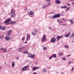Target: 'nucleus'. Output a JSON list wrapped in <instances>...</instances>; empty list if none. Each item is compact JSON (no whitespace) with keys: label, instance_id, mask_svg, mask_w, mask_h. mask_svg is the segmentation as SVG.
Returning a JSON list of instances; mask_svg holds the SVG:
<instances>
[{"label":"nucleus","instance_id":"nucleus-1","mask_svg":"<svg viewBox=\"0 0 74 74\" xmlns=\"http://www.w3.org/2000/svg\"><path fill=\"white\" fill-rule=\"evenodd\" d=\"M11 14L12 16V18H14L15 16V13L14 12V11L13 9L11 10Z\"/></svg>","mask_w":74,"mask_h":74},{"label":"nucleus","instance_id":"nucleus-2","mask_svg":"<svg viewBox=\"0 0 74 74\" xmlns=\"http://www.w3.org/2000/svg\"><path fill=\"white\" fill-rule=\"evenodd\" d=\"M29 67V65H27L26 66L24 67L22 69V71H26V70H27V68H28V67Z\"/></svg>","mask_w":74,"mask_h":74},{"label":"nucleus","instance_id":"nucleus-3","mask_svg":"<svg viewBox=\"0 0 74 74\" xmlns=\"http://www.w3.org/2000/svg\"><path fill=\"white\" fill-rule=\"evenodd\" d=\"M7 33V35H8V36H10V35H11V33H12V30H10Z\"/></svg>","mask_w":74,"mask_h":74},{"label":"nucleus","instance_id":"nucleus-4","mask_svg":"<svg viewBox=\"0 0 74 74\" xmlns=\"http://www.w3.org/2000/svg\"><path fill=\"white\" fill-rule=\"evenodd\" d=\"M60 15L58 14L56 15H55L53 16V18H59V17H60Z\"/></svg>","mask_w":74,"mask_h":74},{"label":"nucleus","instance_id":"nucleus-5","mask_svg":"<svg viewBox=\"0 0 74 74\" xmlns=\"http://www.w3.org/2000/svg\"><path fill=\"white\" fill-rule=\"evenodd\" d=\"M35 56V54H34L33 55L32 54H29L28 55V57H29V58H34Z\"/></svg>","mask_w":74,"mask_h":74},{"label":"nucleus","instance_id":"nucleus-6","mask_svg":"<svg viewBox=\"0 0 74 74\" xmlns=\"http://www.w3.org/2000/svg\"><path fill=\"white\" fill-rule=\"evenodd\" d=\"M46 40V36H45V35H44L43 37H42V41H43V42L45 41Z\"/></svg>","mask_w":74,"mask_h":74},{"label":"nucleus","instance_id":"nucleus-7","mask_svg":"<svg viewBox=\"0 0 74 74\" xmlns=\"http://www.w3.org/2000/svg\"><path fill=\"white\" fill-rule=\"evenodd\" d=\"M29 15H34V12L33 11H31L30 12H29L28 13Z\"/></svg>","mask_w":74,"mask_h":74},{"label":"nucleus","instance_id":"nucleus-8","mask_svg":"<svg viewBox=\"0 0 74 74\" xmlns=\"http://www.w3.org/2000/svg\"><path fill=\"white\" fill-rule=\"evenodd\" d=\"M55 41H56V39L54 38H52L51 40L52 42H55Z\"/></svg>","mask_w":74,"mask_h":74},{"label":"nucleus","instance_id":"nucleus-9","mask_svg":"<svg viewBox=\"0 0 74 74\" xmlns=\"http://www.w3.org/2000/svg\"><path fill=\"white\" fill-rule=\"evenodd\" d=\"M62 37H63V35L61 36H58L56 38L58 40H59V39H60L61 38H62Z\"/></svg>","mask_w":74,"mask_h":74},{"label":"nucleus","instance_id":"nucleus-10","mask_svg":"<svg viewBox=\"0 0 74 74\" xmlns=\"http://www.w3.org/2000/svg\"><path fill=\"white\" fill-rule=\"evenodd\" d=\"M30 38V34H27V38L26 39V41H27V39H29V38Z\"/></svg>","mask_w":74,"mask_h":74},{"label":"nucleus","instance_id":"nucleus-11","mask_svg":"<svg viewBox=\"0 0 74 74\" xmlns=\"http://www.w3.org/2000/svg\"><path fill=\"white\" fill-rule=\"evenodd\" d=\"M5 39L7 40V41H9L10 40V37L8 36H6L5 37Z\"/></svg>","mask_w":74,"mask_h":74},{"label":"nucleus","instance_id":"nucleus-12","mask_svg":"<svg viewBox=\"0 0 74 74\" xmlns=\"http://www.w3.org/2000/svg\"><path fill=\"white\" fill-rule=\"evenodd\" d=\"M11 21V19L10 18L8 19L7 20L5 21V23H8Z\"/></svg>","mask_w":74,"mask_h":74},{"label":"nucleus","instance_id":"nucleus-13","mask_svg":"<svg viewBox=\"0 0 74 74\" xmlns=\"http://www.w3.org/2000/svg\"><path fill=\"white\" fill-rule=\"evenodd\" d=\"M22 49H25V47L23 46L21 48H19L18 49L19 51H21Z\"/></svg>","mask_w":74,"mask_h":74},{"label":"nucleus","instance_id":"nucleus-14","mask_svg":"<svg viewBox=\"0 0 74 74\" xmlns=\"http://www.w3.org/2000/svg\"><path fill=\"white\" fill-rule=\"evenodd\" d=\"M55 2L56 4H60V1L59 0H57L55 1Z\"/></svg>","mask_w":74,"mask_h":74},{"label":"nucleus","instance_id":"nucleus-15","mask_svg":"<svg viewBox=\"0 0 74 74\" xmlns=\"http://www.w3.org/2000/svg\"><path fill=\"white\" fill-rule=\"evenodd\" d=\"M52 58H56V54H53L52 56Z\"/></svg>","mask_w":74,"mask_h":74},{"label":"nucleus","instance_id":"nucleus-16","mask_svg":"<svg viewBox=\"0 0 74 74\" xmlns=\"http://www.w3.org/2000/svg\"><path fill=\"white\" fill-rule=\"evenodd\" d=\"M10 23L11 24V25H14V24L16 23V22H15V21L11 22Z\"/></svg>","mask_w":74,"mask_h":74},{"label":"nucleus","instance_id":"nucleus-17","mask_svg":"<svg viewBox=\"0 0 74 74\" xmlns=\"http://www.w3.org/2000/svg\"><path fill=\"white\" fill-rule=\"evenodd\" d=\"M70 34H71V33H69L68 34L66 35L65 36L66 37H68Z\"/></svg>","mask_w":74,"mask_h":74},{"label":"nucleus","instance_id":"nucleus-18","mask_svg":"<svg viewBox=\"0 0 74 74\" xmlns=\"http://www.w3.org/2000/svg\"><path fill=\"white\" fill-rule=\"evenodd\" d=\"M23 53H26V54H28V55H29V52H28L27 51H24L23 52Z\"/></svg>","mask_w":74,"mask_h":74},{"label":"nucleus","instance_id":"nucleus-19","mask_svg":"<svg viewBox=\"0 0 74 74\" xmlns=\"http://www.w3.org/2000/svg\"><path fill=\"white\" fill-rule=\"evenodd\" d=\"M67 7V6H64L61 7V8H66Z\"/></svg>","mask_w":74,"mask_h":74},{"label":"nucleus","instance_id":"nucleus-20","mask_svg":"<svg viewBox=\"0 0 74 74\" xmlns=\"http://www.w3.org/2000/svg\"><path fill=\"white\" fill-rule=\"evenodd\" d=\"M47 7H48V5H44L42 7V8L44 9V8H45Z\"/></svg>","mask_w":74,"mask_h":74},{"label":"nucleus","instance_id":"nucleus-21","mask_svg":"<svg viewBox=\"0 0 74 74\" xmlns=\"http://www.w3.org/2000/svg\"><path fill=\"white\" fill-rule=\"evenodd\" d=\"M33 35V36H34L36 34V33L35 32H32L31 33Z\"/></svg>","mask_w":74,"mask_h":74},{"label":"nucleus","instance_id":"nucleus-22","mask_svg":"<svg viewBox=\"0 0 74 74\" xmlns=\"http://www.w3.org/2000/svg\"><path fill=\"white\" fill-rule=\"evenodd\" d=\"M70 22L71 23V24H74V22L72 20H69Z\"/></svg>","mask_w":74,"mask_h":74},{"label":"nucleus","instance_id":"nucleus-23","mask_svg":"<svg viewBox=\"0 0 74 74\" xmlns=\"http://www.w3.org/2000/svg\"><path fill=\"white\" fill-rule=\"evenodd\" d=\"M12 67H14V66H15V63L14 62H12Z\"/></svg>","mask_w":74,"mask_h":74},{"label":"nucleus","instance_id":"nucleus-24","mask_svg":"<svg viewBox=\"0 0 74 74\" xmlns=\"http://www.w3.org/2000/svg\"><path fill=\"white\" fill-rule=\"evenodd\" d=\"M57 21L58 23H59L60 24V20L59 19H58L57 20Z\"/></svg>","mask_w":74,"mask_h":74},{"label":"nucleus","instance_id":"nucleus-25","mask_svg":"<svg viewBox=\"0 0 74 74\" xmlns=\"http://www.w3.org/2000/svg\"><path fill=\"white\" fill-rule=\"evenodd\" d=\"M5 29V27H3L2 28V30H4Z\"/></svg>","mask_w":74,"mask_h":74},{"label":"nucleus","instance_id":"nucleus-26","mask_svg":"<svg viewBox=\"0 0 74 74\" xmlns=\"http://www.w3.org/2000/svg\"><path fill=\"white\" fill-rule=\"evenodd\" d=\"M61 20H62L63 21H67V20L65 19L64 18H61Z\"/></svg>","mask_w":74,"mask_h":74},{"label":"nucleus","instance_id":"nucleus-27","mask_svg":"<svg viewBox=\"0 0 74 74\" xmlns=\"http://www.w3.org/2000/svg\"><path fill=\"white\" fill-rule=\"evenodd\" d=\"M3 51L4 52H7V49H3Z\"/></svg>","mask_w":74,"mask_h":74},{"label":"nucleus","instance_id":"nucleus-28","mask_svg":"<svg viewBox=\"0 0 74 74\" xmlns=\"http://www.w3.org/2000/svg\"><path fill=\"white\" fill-rule=\"evenodd\" d=\"M65 48H68L69 49V46H67V45H65Z\"/></svg>","mask_w":74,"mask_h":74},{"label":"nucleus","instance_id":"nucleus-29","mask_svg":"<svg viewBox=\"0 0 74 74\" xmlns=\"http://www.w3.org/2000/svg\"><path fill=\"white\" fill-rule=\"evenodd\" d=\"M36 66H35V67H34L33 68V70H34V71L36 70Z\"/></svg>","mask_w":74,"mask_h":74},{"label":"nucleus","instance_id":"nucleus-30","mask_svg":"<svg viewBox=\"0 0 74 74\" xmlns=\"http://www.w3.org/2000/svg\"><path fill=\"white\" fill-rule=\"evenodd\" d=\"M40 67H36L35 66V69H39Z\"/></svg>","mask_w":74,"mask_h":74},{"label":"nucleus","instance_id":"nucleus-31","mask_svg":"<svg viewBox=\"0 0 74 74\" xmlns=\"http://www.w3.org/2000/svg\"><path fill=\"white\" fill-rule=\"evenodd\" d=\"M43 72H44V73L46 72V70H45V69H43Z\"/></svg>","mask_w":74,"mask_h":74},{"label":"nucleus","instance_id":"nucleus-32","mask_svg":"<svg viewBox=\"0 0 74 74\" xmlns=\"http://www.w3.org/2000/svg\"><path fill=\"white\" fill-rule=\"evenodd\" d=\"M10 23H11L9 22V23H5V25H9V24H10Z\"/></svg>","mask_w":74,"mask_h":74},{"label":"nucleus","instance_id":"nucleus-33","mask_svg":"<svg viewBox=\"0 0 74 74\" xmlns=\"http://www.w3.org/2000/svg\"><path fill=\"white\" fill-rule=\"evenodd\" d=\"M59 54L60 55H63V53H59Z\"/></svg>","mask_w":74,"mask_h":74},{"label":"nucleus","instance_id":"nucleus-34","mask_svg":"<svg viewBox=\"0 0 74 74\" xmlns=\"http://www.w3.org/2000/svg\"><path fill=\"white\" fill-rule=\"evenodd\" d=\"M35 32L36 33H37L38 32V31L36 30V29H35Z\"/></svg>","mask_w":74,"mask_h":74},{"label":"nucleus","instance_id":"nucleus-35","mask_svg":"<svg viewBox=\"0 0 74 74\" xmlns=\"http://www.w3.org/2000/svg\"><path fill=\"white\" fill-rule=\"evenodd\" d=\"M25 39V37H23V38L22 39V40H24Z\"/></svg>","mask_w":74,"mask_h":74},{"label":"nucleus","instance_id":"nucleus-36","mask_svg":"<svg viewBox=\"0 0 74 74\" xmlns=\"http://www.w3.org/2000/svg\"><path fill=\"white\" fill-rule=\"evenodd\" d=\"M62 60H66V58H62Z\"/></svg>","mask_w":74,"mask_h":74},{"label":"nucleus","instance_id":"nucleus-37","mask_svg":"<svg viewBox=\"0 0 74 74\" xmlns=\"http://www.w3.org/2000/svg\"><path fill=\"white\" fill-rule=\"evenodd\" d=\"M52 56H51V57H50L49 58V59H52Z\"/></svg>","mask_w":74,"mask_h":74},{"label":"nucleus","instance_id":"nucleus-38","mask_svg":"<svg viewBox=\"0 0 74 74\" xmlns=\"http://www.w3.org/2000/svg\"><path fill=\"white\" fill-rule=\"evenodd\" d=\"M4 48H1V50H3V51H4Z\"/></svg>","mask_w":74,"mask_h":74},{"label":"nucleus","instance_id":"nucleus-39","mask_svg":"<svg viewBox=\"0 0 74 74\" xmlns=\"http://www.w3.org/2000/svg\"><path fill=\"white\" fill-rule=\"evenodd\" d=\"M70 8L69 7H68L66 8L67 10H69V9Z\"/></svg>","mask_w":74,"mask_h":74},{"label":"nucleus","instance_id":"nucleus-40","mask_svg":"<svg viewBox=\"0 0 74 74\" xmlns=\"http://www.w3.org/2000/svg\"><path fill=\"white\" fill-rule=\"evenodd\" d=\"M47 2H50V0H47Z\"/></svg>","mask_w":74,"mask_h":74},{"label":"nucleus","instance_id":"nucleus-41","mask_svg":"<svg viewBox=\"0 0 74 74\" xmlns=\"http://www.w3.org/2000/svg\"><path fill=\"white\" fill-rule=\"evenodd\" d=\"M74 67H73L71 69L72 70H74Z\"/></svg>","mask_w":74,"mask_h":74},{"label":"nucleus","instance_id":"nucleus-42","mask_svg":"<svg viewBox=\"0 0 74 74\" xmlns=\"http://www.w3.org/2000/svg\"><path fill=\"white\" fill-rule=\"evenodd\" d=\"M44 49H47V47H44Z\"/></svg>","mask_w":74,"mask_h":74},{"label":"nucleus","instance_id":"nucleus-43","mask_svg":"<svg viewBox=\"0 0 74 74\" xmlns=\"http://www.w3.org/2000/svg\"><path fill=\"white\" fill-rule=\"evenodd\" d=\"M63 26H66V24H63Z\"/></svg>","mask_w":74,"mask_h":74},{"label":"nucleus","instance_id":"nucleus-44","mask_svg":"<svg viewBox=\"0 0 74 74\" xmlns=\"http://www.w3.org/2000/svg\"><path fill=\"white\" fill-rule=\"evenodd\" d=\"M1 27H2V26L0 25V29H1Z\"/></svg>","mask_w":74,"mask_h":74},{"label":"nucleus","instance_id":"nucleus-45","mask_svg":"<svg viewBox=\"0 0 74 74\" xmlns=\"http://www.w3.org/2000/svg\"><path fill=\"white\" fill-rule=\"evenodd\" d=\"M50 4H51V3H49L47 5L48 6V5H49Z\"/></svg>","mask_w":74,"mask_h":74},{"label":"nucleus","instance_id":"nucleus-46","mask_svg":"<svg viewBox=\"0 0 74 74\" xmlns=\"http://www.w3.org/2000/svg\"><path fill=\"white\" fill-rule=\"evenodd\" d=\"M73 37H74V32H73Z\"/></svg>","mask_w":74,"mask_h":74},{"label":"nucleus","instance_id":"nucleus-47","mask_svg":"<svg viewBox=\"0 0 74 74\" xmlns=\"http://www.w3.org/2000/svg\"><path fill=\"white\" fill-rule=\"evenodd\" d=\"M33 74H37V73L36 72H34L33 73Z\"/></svg>","mask_w":74,"mask_h":74},{"label":"nucleus","instance_id":"nucleus-48","mask_svg":"<svg viewBox=\"0 0 74 74\" xmlns=\"http://www.w3.org/2000/svg\"><path fill=\"white\" fill-rule=\"evenodd\" d=\"M19 58H18V57H16V59H19Z\"/></svg>","mask_w":74,"mask_h":74},{"label":"nucleus","instance_id":"nucleus-49","mask_svg":"<svg viewBox=\"0 0 74 74\" xmlns=\"http://www.w3.org/2000/svg\"><path fill=\"white\" fill-rule=\"evenodd\" d=\"M71 62L70 61V62H69V64H71Z\"/></svg>","mask_w":74,"mask_h":74},{"label":"nucleus","instance_id":"nucleus-50","mask_svg":"<svg viewBox=\"0 0 74 74\" xmlns=\"http://www.w3.org/2000/svg\"><path fill=\"white\" fill-rule=\"evenodd\" d=\"M1 66H0V70H1Z\"/></svg>","mask_w":74,"mask_h":74},{"label":"nucleus","instance_id":"nucleus-51","mask_svg":"<svg viewBox=\"0 0 74 74\" xmlns=\"http://www.w3.org/2000/svg\"><path fill=\"white\" fill-rule=\"evenodd\" d=\"M49 29H50V30L51 29V27H49Z\"/></svg>","mask_w":74,"mask_h":74},{"label":"nucleus","instance_id":"nucleus-52","mask_svg":"<svg viewBox=\"0 0 74 74\" xmlns=\"http://www.w3.org/2000/svg\"><path fill=\"white\" fill-rule=\"evenodd\" d=\"M67 5H70V4H69H69H67Z\"/></svg>","mask_w":74,"mask_h":74},{"label":"nucleus","instance_id":"nucleus-53","mask_svg":"<svg viewBox=\"0 0 74 74\" xmlns=\"http://www.w3.org/2000/svg\"><path fill=\"white\" fill-rule=\"evenodd\" d=\"M70 56V55H68V57H69V56Z\"/></svg>","mask_w":74,"mask_h":74},{"label":"nucleus","instance_id":"nucleus-54","mask_svg":"<svg viewBox=\"0 0 74 74\" xmlns=\"http://www.w3.org/2000/svg\"><path fill=\"white\" fill-rule=\"evenodd\" d=\"M61 74H64L63 73H61Z\"/></svg>","mask_w":74,"mask_h":74},{"label":"nucleus","instance_id":"nucleus-55","mask_svg":"<svg viewBox=\"0 0 74 74\" xmlns=\"http://www.w3.org/2000/svg\"><path fill=\"white\" fill-rule=\"evenodd\" d=\"M27 42H25V43H26V44H27Z\"/></svg>","mask_w":74,"mask_h":74},{"label":"nucleus","instance_id":"nucleus-56","mask_svg":"<svg viewBox=\"0 0 74 74\" xmlns=\"http://www.w3.org/2000/svg\"><path fill=\"white\" fill-rule=\"evenodd\" d=\"M25 9H26V10H27V8H25Z\"/></svg>","mask_w":74,"mask_h":74},{"label":"nucleus","instance_id":"nucleus-57","mask_svg":"<svg viewBox=\"0 0 74 74\" xmlns=\"http://www.w3.org/2000/svg\"><path fill=\"white\" fill-rule=\"evenodd\" d=\"M73 5H74V2L73 3Z\"/></svg>","mask_w":74,"mask_h":74},{"label":"nucleus","instance_id":"nucleus-58","mask_svg":"<svg viewBox=\"0 0 74 74\" xmlns=\"http://www.w3.org/2000/svg\"><path fill=\"white\" fill-rule=\"evenodd\" d=\"M71 1H73V0H70Z\"/></svg>","mask_w":74,"mask_h":74},{"label":"nucleus","instance_id":"nucleus-59","mask_svg":"<svg viewBox=\"0 0 74 74\" xmlns=\"http://www.w3.org/2000/svg\"><path fill=\"white\" fill-rule=\"evenodd\" d=\"M61 23H63V22H62V21H61Z\"/></svg>","mask_w":74,"mask_h":74},{"label":"nucleus","instance_id":"nucleus-60","mask_svg":"<svg viewBox=\"0 0 74 74\" xmlns=\"http://www.w3.org/2000/svg\"><path fill=\"white\" fill-rule=\"evenodd\" d=\"M73 1H74V0H73Z\"/></svg>","mask_w":74,"mask_h":74}]
</instances>
